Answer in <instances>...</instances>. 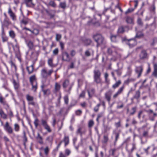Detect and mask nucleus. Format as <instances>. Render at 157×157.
Listing matches in <instances>:
<instances>
[{
    "instance_id": "f257e3e1",
    "label": "nucleus",
    "mask_w": 157,
    "mask_h": 157,
    "mask_svg": "<svg viewBox=\"0 0 157 157\" xmlns=\"http://www.w3.org/2000/svg\"><path fill=\"white\" fill-rule=\"evenodd\" d=\"M53 72V70L51 69L48 71L45 68L42 69L41 71V76L42 78V82L44 83L48 84L50 82L48 78V76H50Z\"/></svg>"
},
{
    "instance_id": "f03ea898",
    "label": "nucleus",
    "mask_w": 157,
    "mask_h": 157,
    "mask_svg": "<svg viewBox=\"0 0 157 157\" xmlns=\"http://www.w3.org/2000/svg\"><path fill=\"white\" fill-rule=\"evenodd\" d=\"M30 82L32 86V89L35 91L37 88V83L35 75L31 76L29 78Z\"/></svg>"
},
{
    "instance_id": "7ed1b4c3",
    "label": "nucleus",
    "mask_w": 157,
    "mask_h": 157,
    "mask_svg": "<svg viewBox=\"0 0 157 157\" xmlns=\"http://www.w3.org/2000/svg\"><path fill=\"white\" fill-rule=\"evenodd\" d=\"M94 38L95 41L97 43V46L103 44L104 43V38L100 34L95 35L94 36Z\"/></svg>"
},
{
    "instance_id": "20e7f679",
    "label": "nucleus",
    "mask_w": 157,
    "mask_h": 157,
    "mask_svg": "<svg viewBox=\"0 0 157 157\" xmlns=\"http://www.w3.org/2000/svg\"><path fill=\"white\" fill-rule=\"evenodd\" d=\"M41 124L44 127V129L48 132H51V130L50 129V126L47 124V121L42 119L41 120Z\"/></svg>"
},
{
    "instance_id": "39448f33",
    "label": "nucleus",
    "mask_w": 157,
    "mask_h": 157,
    "mask_svg": "<svg viewBox=\"0 0 157 157\" xmlns=\"http://www.w3.org/2000/svg\"><path fill=\"white\" fill-rule=\"evenodd\" d=\"M5 130L9 133L12 134L13 132V130L12 128L9 125V123L6 122L4 126Z\"/></svg>"
},
{
    "instance_id": "423d86ee",
    "label": "nucleus",
    "mask_w": 157,
    "mask_h": 157,
    "mask_svg": "<svg viewBox=\"0 0 157 157\" xmlns=\"http://www.w3.org/2000/svg\"><path fill=\"white\" fill-rule=\"evenodd\" d=\"M24 3L28 7H34L35 4L33 2V0H24Z\"/></svg>"
},
{
    "instance_id": "0eeeda50",
    "label": "nucleus",
    "mask_w": 157,
    "mask_h": 157,
    "mask_svg": "<svg viewBox=\"0 0 157 157\" xmlns=\"http://www.w3.org/2000/svg\"><path fill=\"white\" fill-rule=\"evenodd\" d=\"M8 13L9 14L10 17L13 20H15L16 19V16L15 14L13 13L10 7L8 9Z\"/></svg>"
},
{
    "instance_id": "6e6552de",
    "label": "nucleus",
    "mask_w": 157,
    "mask_h": 157,
    "mask_svg": "<svg viewBox=\"0 0 157 157\" xmlns=\"http://www.w3.org/2000/svg\"><path fill=\"white\" fill-rule=\"evenodd\" d=\"M143 70V68L142 66H140L136 67V71L138 75V77H139L141 75L142 72Z\"/></svg>"
},
{
    "instance_id": "1a4fd4ad",
    "label": "nucleus",
    "mask_w": 157,
    "mask_h": 157,
    "mask_svg": "<svg viewBox=\"0 0 157 157\" xmlns=\"http://www.w3.org/2000/svg\"><path fill=\"white\" fill-rule=\"evenodd\" d=\"M86 132V129L83 127H80L77 130V133L78 134H80L82 136V134H84Z\"/></svg>"
},
{
    "instance_id": "9d476101",
    "label": "nucleus",
    "mask_w": 157,
    "mask_h": 157,
    "mask_svg": "<svg viewBox=\"0 0 157 157\" xmlns=\"http://www.w3.org/2000/svg\"><path fill=\"white\" fill-rule=\"evenodd\" d=\"M69 59V56L67 52H63L62 54V60L65 61H67Z\"/></svg>"
},
{
    "instance_id": "9b49d317",
    "label": "nucleus",
    "mask_w": 157,
    "mask_h": 157,
    "mask_svg": "<svg viewBox=\"0 0 157 157\" xmlns=\"http://www.w3.org/2000/svg\"><path fill=\"white\" fill-rule=\"evenodd\" d=\"M10 63L11 65L12 72L13 73H15L17 71V68L15 65L12 61H10Z\"/></svg>"
},
{
    "instance_id": "f8f14e48",
    "label": "nucleus",
    "mask_w": 157,
    "mask_h": 157,
    "mask_svg": "<svg viewBox=\"0 0 157 157\" xmlns=\"http://www.w3.org/2000/svg\"><path fill=\"white\" fill-rule=\"evenodd\" d=\"M111 94V93L110 91L106 92L105 94V98L109 103L110 101Z\"/></svg>"
},
{
    "instance_id": "ddd939ff",
    "label": "nucleus",
    "mask_w": 157,
    "mask_h": 157,
    "mask_svg": "<svg viewBox=\"0 0 157 157\" xmlns=\"http://www.w3.org/2000/svg\"><path fill=\"white\" fill-rule=\"evenodd\" d=\"M128 41V44L130 47H132L136 44V42L135 40L131 39L129 40Z\"/></svg>"
},
{
    "instance_id": "4468645a",
    "label": "nucleus",
    "mask_w": 157,
    "mask_h": 157,
    "mask_svg": "<svg viewBox=\"0 0 157 157\" xmlns=\"http://www.w3.org/2000/svg\"><path fill=\"white\" fill-rule=\"evenodd\" d=\"M37 139L38 140V143L40 144H43V138L38 133L37 134Z\"/></svg>"
},
{
    "instance_id": "2eb2a0df",
    "label": "nucleus",
    "mask_w": 157,
    "mask_h": 157,
    "mask_svg": "<svg viewBox=\"0 0 157 157\" xmlns=\"http://www.w3.org/2000/svg\"><path fill=\"white\" fill-rule=\"evenodd\" d=\"M147 55L146 51H143L140 55V57L141 59H144L146 57Z\"/></svg>"
},
{
    "instance_id": "dca6fc26",
    "label": "nucleus",
    "mask_w": 157,
    "mask_h": 157,
    "mask_svg": "<svg viewBox=\"0 0 157 157\" xmlns=\"http://www.w3.org/2000/svg\"><path fill=\"white\" fill-rule=\"evenodd\" d=\"M94 77H100L101 75V73L98 70H94Z\"/></svg>"
},
{
    "instance_id": "f3484780",
    "label": "nucleus",
    "mask_w": 157,
    "mask_h": 157,
    "mask_svg": "<svg viewBox=\"0 0 157 157\" xmlns=\"http://www.w3.org/2000/svg\"><path fill=\"white\" fill-rule=\"evenodd\" d=\"M0 115L1 117L3 119H6L7 118L6 115L4 113L2 109H0Z\"/></svg>"
},
{
    "instance_id": "a211bd4d",
    "label": "nucleus",
    "mask_w": 157,
    "mask_h": 157,
    "mask_svg": "<svg viewBox=\"0 0 157 157\" xmlns=\"http://www.w3.org/2000/svg\"><path fill=\"white\" fill-rule=\"evenodd\" d=\"M61 87L60 85L57 82H56L55 86V89L56 91H59Z\"/></svg>"
},
{
    "instance_id": "6ab92c4d",
    "label": "nucleus",
    "mask_w": 157,
    "mask_h": 157,
    "mask_svg": "<svg viewBox=\"0 0 157 157\" xmlns=\"http://www.w3.org/2000/svg\"><path fill=\"white\" fill-rule=\"evenodd\" d=\"M152 75L155 77L157 76V65L155 64L154 65V71Z\"/></svg>"
},
{
    "instance_id": "aec40b11",
    "label": "nucleus",
    "mask_w": 157,
    "mask_h": 157,
    "mask_svg": "<svg viewBox=\"0 0 157 157\" xmlns=\"http://www.w3.org/2000/svg\"><path fill=\"white\" fill-rule=\"evenodd\" d=\"M29 21V19L27 18H25L21 21V23L25 25H26Z\"/></svg>"
},
{
    "instance_id": "412c9836",
    "label": "nucleus",
    "mask_w": 157,
    "mask_h": 157,
    "mask_svg": "<svg viewBox=\"0 0 157 157\" xmlns=\"http://www.w3.org/2000/svg\"><path fill=\"white\" fill-rule=\"evenodd\" d=\"M27 70L29 72V74L32 73L33 71V65H31L30 66L27 67Z\"/></svg>"
},
{
    "instance_id": "4be33fe9",
    "label": "nucleus",
    "mask_w": 157,
    "mask_h": 157,
    "mask_svg": "<svg viewBox=\"0 0 157 157\" xmlns=\"http://www.w3.org/2000/svg\"><path fill=\"white\" fill-rule=\"evenodd\" d=\"M64 141L65 142V146L67 145L69 143V137L67 136H65L64 138Z\"/></svg>"
},
{
    "instance_id": "5701e85b",
    "label": "nucleus",
    "mask_w": 157,
    "mask_h": 157,
    "mask_svg": "<svg viewBox=\"0 0 157 157\" xmlns=\"http://www.w3.org/2000/svg\"><path fill=\"white\" fill-rule=\"evenodd\" d=\"M28 46L30 49H32L33 48V44L32 42L29 41L27 44Z\"/></svg>"
},
{
    "instance_id": "b1692460",
    "label": "nucleus",
    "mask_w": 157,
    "mask_h": 157,
    "mask_svg": "<svg viewBox=\"0 0 157 157\" xmlns=\"http://www.w3.org/2000/svg\"><path fill=\"white\" fill-rule=\"evenodd\" d=\"M94 81L97 83H99L101 82V79L100 77H94Z\"/></svg>"
},
{
    "instance_id": "393cba45",
    "label": "nucleus",
    "mask_w": 157,
    "mask_h": 157,
    "mask_svg": "<svg viewBox=\"0 0 157 157\" xmlns=\"http://www.w3.org/2000/svg\"><path fill=\"white\" fill-rule=\"evenodd\" d=\"M13 84L15 90H17L19 87V84L18 83L16 82L15 80H13Z\"/></svg>"
},
{
    "instance_id": "a878e982",
    "label": "nucleus",
    "mask_w": 157,
    "mask_h": 157,
    "mask_svg": "<svg viewBox=\"0 0 157 157\" xmlns=\"http://www.w3.org/2000/svg\"><path fill=\"white\" fill-rule=\"evenodd\" d=\"M0 102L3 105H5L6 103L5 98L1 95H0Z\"/></svg>"
},
{
    "instance_id": "bb28decb",
    "label": "nucleus",
    "mask_w": 157,
    "mask_h": 157,
    "mask_svg": "<svg viewBox=\"0 0 157 157\" xmlns=\"http://www.w3.org/2000/svg\"><path fill=\"white\" fill-rule=\"evenodd\" d=\"M26 99L28 102L32 101L33 100V97L29 94L26 95Z\"/></svg>"
},
{
    "instance_id": "cd10ccee",
    "label": "nucleus",
    "mask_w": 157,
    "mask_h": 157,
    "mask_svg": "<svg viewBox=\"0 0 157 157\" xmlns=\"http://www.w3.org/2000/svg\"><path fill=\"white\" fill-rule=\"evenodd\" d=\"M126 21L128 23L131 24L133 23V20L131 17H127L126 18Z\"/></svg>"
},
{
    "instance_id": "c85d7f7f",
    "label": "nucleus",
    "mask_w": 157,
    "mask_h": 157,
    "mask_svg": "<svg viewBox=\"0 0 157 157\" xmlns=\"http://www.w3.org/2000/svg\"><path fill=\"white\" fill-rule=\"evenodd\" d=\"M14 129L17 132H18L20 130V126L17 124H15L14 125Z\"/></svg>"
},
{
    "instance_id": "c756f323",
    "label": "nucleus",
    "mask_w": 157,
    "mask_h": 157,
    "mask_svg": "<svg viewBox=\"0 0 157 157\" xmlns=\"http://www.w3.org/2000/svg\"><path fill=\"white\" fill-rule=\"evenodd\" d=\"M69 84V82L68 80H65L63 83V87L66 88Z\"/></svg>"
},
{
    "instance_id": "7c9ffc66",
    "label": "nucleus",
    "mask_w": 157,
    "mask_h": 157,
    "mask_svg": "<svg viewBox=\"0 0 157 157\" xmlns=\"http://www.w3.org/2000/svg\"><path fill=\"white\" fill-rule=\"evenodd\" d=\"M59 6L61 8L64 9L66 6V2H60L59 4Z\"/></svg>"
},
{
    "instance_id": "2f4dec72",
    "label": "nucleus",
    "mask_w": 157,
    "mask_h": 157,
    "mask_svg": "<svg viewBox=\"0 0 157 157\" xmlns=\"http://www.w3.org/2000/svg\"><path fill=\"white\" fill-rule=\"evenodd\" d=\"M9 34L10 36L12 38H13L15 37V33L13 31L11 30L9 32Z\"/></svg>"
},
{
    "instance_id": "473e14b6",
    "label": "nucleus",
    "mask_w": 157,
    "mask_h": 157,
    "mask_svg": "<svg viewBox=\"0 0 157 157\" xmlns=\"http://www.w3.org/2000/svg\"><path fill=\"white\" fill-rule=\"evenodd\" d=\"M121 84V82L120 80H119L113 86V87L115 88L118 87Z\"/></svg>"
},
{
    "instance_id": "72a5a7b5",
    "label": "nucleus",
    "mask_w": 157,
    "mask_h": 157,
    "mask_svg": "<svg viewBox=\"0 0 157 157\" xmlns=\"http://www.w3.org/2000/svg\"><path fill=\"white\" fill-rule=\"evenodd\" d=\"M28 104L29 105H32L33 106L36 107H38V104L36 103L33 101H30L29 102H28Z\"/></svg>"
},
{
    "instance_id": "f704fd0d",
    "label": "nucleus",
    "mask_w": 157,
    "mask_h": 157,
    "mask_svg": "<svg viewBox=\"0 0 157 157\" xmlns=\"http://www.w3.org/2000/svg\"><path fill=\"white\" fill-rule=\"evenodd\" d=\"M53 140V137L51 136H49L47 137L46 138V141L51 143Z\"/></svg>"
},
{
    "instance_id": "c9c22d12",
    "label": "nucleus",
    "mask_w": 157,
    "mask_h": 157,
    "mask_svg": "<svg viewBox=\"0 0 157 157\" xmlns=\"http://www.w3.org/2000/svg\"><path fill=\"white\" fill-rule=\"evenodd\" d=\"M48 65L51 67L53 66L54 65L52 63V60L51 59H49L48 60Z\"/></svg>"
},
{
    "instance_id": "e433bc0d",
    "label": "nucleus",
    "mask_w": 157,
    "mask_h": 157,
    "mask_svg": "<svg viewBox=\"0 0 157 157\" xmlns=\"http://www.w3.org/2000/svg\"><path fill=\"white\" fill-rule=\"evenodd\" d=\"M49 150V148L48 146L46 147L44 149V152L46 155H48Z\"/></svg>"
},
{
    "instance_id": "4c0bfd02",
    "label": "nucleus",
    "mask_w": 157,
    "mask_h": 157,
    "mask_svg": "<svg viewBox=\"0 0 157 157\" xmlns=\"http://www.w3.org/2000/svg\"><path fill=\"white\" fill-rule=\"evenodd\" d=\"M49 5L53 7H55L56 6V3L54 2V1H50L49 2Z\"/></svg>"
},
{
    "instance_id": "58836bf2",
    "label": "nucleus",
    "mask_w": 157,
    "mask_h": 157,
    "mask_svg": "<svg viewBox=\"0 0 157 157\" xmlns=\"http://www.w3.org/2000/svg\"><path fill=\"white\" fill-rule=\"evenodd\" d=\"M108 135H104L103 136V141L104 143H106L108 140Z\"/></svg>"
},
{
    "instance_id": "ea45409f",
    "label": "nucleus",
    "mask_w": 157,
    "mask_h": 157,
    "mask_svg": "<svg viewBox=\"0 0 157 157\" xmlns=\"http://www.w3.org/2000/svg\"><path fill=\"white\" fill-rule=\"evenodd\" d=\"M38 120L37 118H36L34 122V124L36 128H37L38 127Z\"/></svg>"
},
{
    "instance_id": "a19ab883",
    "label": "nucleus",
    "mask_w": 157,
    "mask_h": 157,
    "mask_svg": "<svg viewBox=\"0 0 157 157\" xmlns=\"http://www.w3.org/2000/svg\"><path fill=\"white\" fill-rule=\"evenodd\" d=\"M42 91L44 95H48L50 93V91L49 89L46 90H43Z\"/></svg>"
},
{
    "instance_id": "79ce46f5",
    "label": "nucleus",
    "mask_w": 157,
    "mask_h": 157,
    "mask_svg": "<svg viewBox=\"0 0 157 157\" xmlns=\"http://www.w3.org/2000/svg\"><path fill=\"white\" fill-rule=\"evenodd\" d=\"M85 44L86 45H89L91 43V41L89 39H86L85 41Z\"/></svg>"
},
{
    "instance_id": "37998d69",
    "label": "nucleus",
    "mask_w": 157,
    "mask_h": 157,
    "mask_svg": "<svg viewBox=\"0 0 157 157\" xmlns=\"http://www.w3.org/2000/svg\"><path fill=\"white\" fill-rule=\"evenodd\" d=\"M131 145H132V148L131 149V152H132L134 150L136 149V144L135 143H132V144Z\"/></svg>"
},
{
    "instance_id": "c03bdc74",
    "label": "nucleus",
    "mask_w": 157,
    "mask_h": 157,
    "mask_svg": "<svg viewBox=\"0 0 157 157\" xmlns=\"http://www.w3.org/2000/svg\"><path fill=\"white\" fill-rule=\"evenodd\" d=\"M59 52V49L58 48H56L53 51V53L54 55H57Z\"/></svg>"
},
{
    "instance_id": "a18cd8bd",
    "label": "nucleus",
    "mask_w": 157,
    "mask_h": 157,
    "mask_svg": "<svg viewBox=\"0 0 157 157\" xmlns=\"http://www.w3.org/2000/svg\"><path fill=\"white\" fill-rule=\"evenodd\" d=\"M111 39L113 42H115L117 41L116 40V36L114 35L111 36Z\"/></svg>"
},
{
    "instance_id": "49530a36",
    "label": "nucleus",
    "mask_w": 157,
    "mask_h": 157,
    "mask_svg": "<svg viewBox=\"0 0 157 157\" xmlns=\"http://www.w3.org/2000/svg\"><path fill=\"white\" fill-rule=\"evenodd\" d=\"M124 28L122 27H120L118 29V32L119 33H122L124 32Z\"/></svg>"
},
{
    "instance_id": "de8ad7c7",
    "label": "nucleus",
    "mask_w": 157,
    "mask_h": 157,
    "mask_svg": "<svg viewBox=\"0 0 157 157\" xmlns=\"http://www.w3.org/2000/svg\"><path fill=\"white\" fill-rule=\"evenodd\" d=\"M104 77L105 79V82L107 83H108L109 82V80L108 79V75L107 73H105V74Z\"/></svg>"
},
{
    "instance_id": "09e8293b",
    "label": "nucleus",
    "mask_w": 157,
    "mask_h": 157,
    "mask_svg": "<svg viewBox=\"0 0 157 157\" xmlns=\"http://www.w3.org/2000/svg\"><path fill=\"white\" fill-rule=\"evenodd\" d=\"M94 124V122L92 120L89 121L88 123V126L89 127H92Z\"/></svg>"
},
{
    "instance_id": "8fccbe9b",
    "label": "nucleus",
    "mask_w": 157,
    "mask_h": 157,
    "mask_svg": "<svg viewBox=\"0 0 157 157\" xmlns=\"http://www.w3.org/2000/svg\"><path fill=\"white\" fill-rule=\"evenodd\" d=\"M61 38V35H60V34H56V39L57 41H58Z\"/></svg>"
},
{
    "instance_id": "3c124183",
    "label": "nucleus",
    "mask_w": 157,
    "mask_h": 157,
    "mask_svg": "<svg viewBox=\"0 0 157 157\" xmlns=\"http://www.w3.org/2000/svg\"><path fill=\"white\" fill-rule=\"evenodd\" d=\"M31 32L34 34L36 35L38 34L39 31L38 29H34L33 31L31 30Z\"/></svg>"
},
{
    "instance_id": "603ef678",
    "label": "nucleus",
    "mask_w": 157,
    "mask_h": 157,
    "mask_svg": "<svg viewBox=\"0 0 157 157\" xmlns=\"http://www.w3.org/2000/svg\"><path fill=\"white\" fill-rule=\"evenodd\" d=\"M64 101L65 103L66 104H67L68 102V98L67 95L65 96L64 98Z\"/></svg>"
},
{
    "instance_id": "864d4df0",
    "label": "nucleus",
    "mask_w": 157,
    "mask_h": 157,
    "mask_svg": "<svg viewBox=\"0 0 157 157\" xmlns=\"http://www.w3.org/2000/svg\"><path fill=\"white\" fill-rule=\"evenodd\" d=\"M124 86H123L121 87L120 89L118 90V91L117 92L119 93L120 94L122 92L123 90H124Z\"/></svg>"
},
{
    "instance_id": "5fc2aeb1",
    "label": "nucleus",
    "mask_w": 157,
    "mask_h": 157,
    "mask_svg": "<svg viewBox=\"0 0 157 157\" xmlns=\"http://www.w3.org/2000/svg\"><path fill=\"white\" fill-rule=\"evenodd\" d=\"M100 106V104H98L96 106H95L94 107V110L95 112H97L98 111V110H99V107Z\"/></svg>"
},
{
    "instance_id": "6e6d98bb",
    "label": "nucleus",
    "mask_w": 157,
    "mask_h": 157,
    "mask_svg": "<svg viewBox=\"0 0 157 157\" xmlns=\"http://www.w3.org/2000/svg\"><path fill=\"white\" fill-rule=\"evenodd\" d=\"M140 92L139 91H137L135 96V98H138L140 96Z\"/></svg>"
},
{
    "instance_id": "4d7b16f0",
    "label": "nucleus",
    "mask_w": 157,
    "mask_h": 157,
    "mask_svg": "<svg viewBox=\"0 0 157 157\" xmlns=\"http://www.w3.org/2000/svg\"><path fill=\"white\" fill-rule=\"evenodd\" d=\"M82 112L81 110H78L76 111L75 113L77 115H80L82 113Z\"/></svg>"
},
{
    "instance_id": "13d9d810",
    "label": "nucleus",
    "mask_w": 157,
    "mask_h": 157,
    "mask_svg": "<svg viewBox=\"0 0 157 157\" xmlns=\"http://www.w3.org/2000/svg\"><path fill=\"white\" fill-rule=\"evenodd\" d=\"M143 36V34L141 33H138L136 34V37L140 38Z\"/></svg>"
},
{
    "instance_id": "bf43d9fd",
    "label": "nucleus",
    "mask_w": 157,
    "mask_h": 157,
    "mask_svg": "<svg viewBox=\"0 0 157 157\" xmlns=\"http://www.w3.org/2000/svg\"><path fill=\"white\" fill-rule=\"evenodd\" d=\"M46 12L50 16V17L51 18L53 17L54 16V14H52L50 13L49 12L48 10H46Z\"/></svg>"
},
{
    "instance_id": "052dcab7",
    "label": "nucleus",
    "mask_w": 157,
    "mask_h": 157,
    "mask_svg": "<svg viewBox=\"0 0 157 157\" xmlns=\"http://www.w3.org/2000/svg\"><path fill=\"white\" fill-rule=\"evenodd\" d=\"M134 10V9H128L127 11L125 12L126 13H129L132 12Z\"/></svg>"
},
{
    "instance_id": "680f3d73",
    "label": "nucleus",
    "mask_w": 157,
    "mask_h": 157,
    "mask_svg": "<svg viewBox=\"0 0 157 157\" xmlns=\"http://www.w3.org/2000/svg\"><path fill=\"white\" fill-rule=\"evenodd\" d=\"M115 125L117 128H118L121 126V122L120 121H119L115 123Z\"/></svg>"
},
{
    "instance_id": "e2e57ef3",
    "label": "nucleus",
    "mask_w": 157,
    "mask_h": 157,
    "mask_svg": "<svg viewBox=\"0 0 157 157\" xmlns=\"http://www.w3.org/2000/svg\"><path fill=\"white\" fill-rule=\"evenodd\" d=\"M2 41L3 42L6 41L8 40L7 37H6V36H2Z\"/></svg>"
},
{
    "instance_id": "0e129e2a",
    "label": "nucleus",
    "mask_w": 157,
    "mask_h": 157,
    "mask_svg": "<svg viewBox=\"0 0 157 157\" xmlns=\"http://www.w3.org/2000/svg\"><path fill=\"white\" fill-rule=\"evenodd\" d=\"M137 23L140 25H141L142 24V20L140 18H138L137 20Z\"/></svg>"
},
{
    "instance_id": "69168bd1",
    "label": "nucleus",
    "mask_w": 157,
    "mask_h": 157,
    "mask_svg": "<svg viewBox=\"0 0 157 157\" xmlns=\"http://www.w3.org/2000/svg\"><path fill=\"white\" fill-rule=\"evenodd\" d=\"M132 109L133 111H132V112L130 114L131 115H133L135 113V112H136V108L133 107V108H132Z\"/></svg>"
},
{
    "instance_id": "338daca9",
    "label": "nucleus",
    "mask_w": 157,
    "mask_h": 157,
    "mask_svg": "<svg viewBox=\"0 0 157 157\" xmlns=\"http://www.w3.org/2000/svg\"><path fill=\"white\" fill-rule=\"evenodd\" d=\"M85 95V93L84 91H83L80 94L79 96H80V97L83 98V97H84Z\"/></svg>"
},
{
    "instance_id": "774afa93",
    "label": "nucleus",
    "mask_w": 157,
    "mask_h": 157,
    "mask_svg": "<svg viewBox=\"0 0 157 157\" xmlns=\"http://www.w3.org/2000/svg\"><path fill=\"white\" fill-rule=\"evenodd\" d=\"M71 153V151L68 149H67L65 150V153L67 155H69Z\"/></svg>"
}]
</instances>
